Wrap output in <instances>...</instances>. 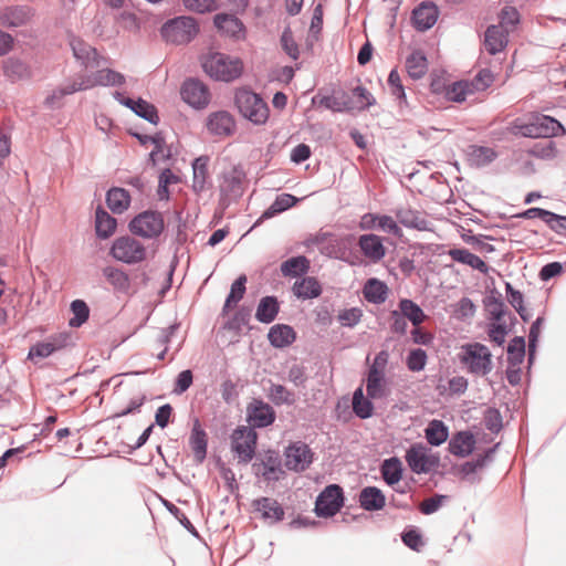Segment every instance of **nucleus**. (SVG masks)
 I'll return each instance as SVG.
<instances>
[{"instance_id": "nucleus-1", "label": "nucleus", "mask_w": 566, "mask_h": 566, "mask_svg": "<svg viewBox=\"0 0 566 566\" xmlns=\"http://www.w3.org/2000/svg\"><path fill=\"white\" fill-rule=\"evenodd\" d=\"M514 135H520L530 138H549L564 133L563 125L555 118L536 114L532 115L528 120L517 118L511 127Z\"/></svg>"}, {"instance_id": "nucleus-2", "label": "nucleus", "mask_w": 566, "mask_h": 566, "mask_svg": "<svg viewBox=\"0 0 566 566\" xmlns=\"http://www.w3.org/2000/svg\"><path fill=\"white\" fill-rule=\"evenodd\" d=\"M201 66L207 75L216 81L231 82L242 73V63L220 52H209L200 59Z\"/></svg>"}, {"instance_id": "nucleus-3", "label": "nucleus", "mask_w": 566, "mask_h": 566, "mask_svg": "<svg viewBox=\"0 0 566 566\" xmlns=\"http://www.w3.org/2000/svg\"><path fill=\"white\" fill-rule=\"evenodd\" d=\"M234 104L240 114L255 125L268 120L269 107L263 98L248 88H239L234 95Z\"/></svg>"}, {"instance_id": "nucleus-4", "label": "nucleus", "mask_w": 566, "mask_h": 566, "mask_svg": "<svg viewBox=\"0 0 566 566\" xmlns=\"http://www.w3.org/2000/svg\"><path fill=\"white\" fill-rule=\"evenodd\" d=\"M199 32L196 20L191 17H177L168 20L160 29V34L167 43L187 44Z\"/></svg>"}, {"instance_id": "nucleus-5", "label": "nucleus", "mask_w": 566, "mask_h": 566, "mask_svg": "<svg viewBox=\"0 0 566 566\" xmlns=\"http://www.w3.org/2000/svg\"><path fill=\"white\" fill-rule=\"evenodd\" d=\"M388 360L389 353L380 350L369 366L366 380V394L369 398L381 399L387 396L386 367Z\"/></svg>"}, {"instance_id": "nucleus-6", "label": "nucleus", "mask_w": 566, "mask_h": 566, "mask_svg": "<svg viewBox=\"0 0 566 566\" xmlns=\"http://www.w3.org/2000/svg\"><path fill=\"white\" fill-rule=\"evenodd\" d=\"M461 361L471 374L478 376H485L492 370V354L480 343L464 345Z\"/></svg>"}, {"instance_id": "nucleus-7", "label": "nucleus", "mask_w": 566, "mask_h": 566, "mask_svg": "<svg viewBox=\"0 0 566 566\" xmlns=\"http://www.w3.org/2000/svg\"><path fill=\"white\" fill-rule=\"evenodd\" d=\"M164 229L165 221L163 214L154 210L143 211L129 222L130 232L145 239L158 238Z\"/></svg>"}, {"instance_id": "nucleus-8", "label": "nucleus", "mask_w": 566, "mask_h": 566, "mask_svg": "<svg viewBox=\"0 0 566 566\" xmlns=\"http://www.w3.org/2000/svg\"><path fill=\"white\" fill-rule=\"evenodd\" d=\"M258 434L254 428L240 426L231 434V450L239 463L248 464L255 455Z\"/></svg>"}, {"instance_id": "nucleus-9", "label": "nucleus", "mask_w": 566, "mask_h": 566, "mask_svg": "<svg viewBox=\"0 0 566 566\" xmlns=\"http://www.w3.org/2000/svg\"><path fill=\"white\" fill-rule=\"evenodd\" d=\"M109 253L115 260L127 264L139 263L146 259L145 247L129 235L115 239Z\"/></svg>"}, {"instance_id": "nucleus-10", "label": "nucleus", "mask_w": 566, "mask_h": 566, "mask_svg": "<svg viewBox=\"0 0 566 566\" xmlns=\"http://www.w3.org/2000/svg\"><path fill=\"white\" fill-rule=\"evenodd\" d=\"M343 505V489L338 484H329L317 496L314 512L319 517H332Z\"/></svg>"}, {"instance_id": "nucleus-11", "label": "nucleus", "mask_w": 566, "mask_h": 566, "mask_svg": "<svg viewBox=\"0 0 566 566\" xmlns=\"http://www.w3.org/2000/svg\"><path fill=\"white\" fill-rule=\"evenodd\" d=\"M405 458L410 470L416 474L429 473L440 462L439 457L429 453V449L422 443L412 444L407 450Z\"/></svg>"}, {"instance_id": "nucleus-12", "label": "nucleus", "mask_w": 566, "mask_h": 566, "mask_svg": "<svg viewBox=\"0 0 566 566\" xmlns=\"http://www.w3.org/2000/svg\"><path fill=\"white\" fill-rule=\"evenodd\" d=\"M284 455L286 469L294 472H304L314 461V452L303 441L291 443Z\"/></svg>"}, {"instance_id": "nucleus-13", "label": "nucleus", "mask_w": 566, "mask_h": 566, "mask_svg": "<svg viewBox=\"0 0 566 566\" xmlns=\"http://www.w3.org/2000/svg\"><path fill=\"white\" fill-rule=\"evenodd\" d=\"M184 102L197 109L205 108L210 102L208 87L197 78H188L180 90Z\"/></svg>"}, {"instance_id": "nucleus-14", "label": "nucleus", "mask_w": 566, "mask_h": 566, "mask_svg": "<svg viewBox=\"0 0 566 566\" xmlns=\"http://www.w3.org/2000/svg\"><path fill=\"white\" fill-rule=\"evenodd\" d=\"M71 48L73 51V55L76 61L86 70H93L101 67L106 63L104 56H102L95 48L85 43L81 39H72Z\"/></svg>"}, {"instance_id": "nucleus-15", "label": "nucleus", "mask_w": 566, "mask_h": 566, "mask_svg": "<svg viewBox=\"0 0 566 566\" xmlns=\"http://www.w3.org/2000/svg\"><path fill=\"white\" fill-rule=\"evenodd\" d=\"M248 421L251 428H265L275 420V411L272 406L261 399H253L247 408Z\"/></svg>"}, {"instance_id": "nucleus-16", "label": "nucleus", "mask_w": 566, "mask_h": 566, "mask_svg": "<svg viewBox=\"0 0 566 566\" xmlns=\"http://www.w3.org/2000/svg\"><path fill=\"white\" fill-rule=\"evenodd\" d=\"M206 127L211 135L228 137L234 133L235 122L229 112L217 111L207 117Z\"/></svg>"}, {"instance_id": "nucleus-17", "label": "nucleus", "mask_w": 566, "mask_h": 566, "mask_svg": "<svg viewBox=\"0 0 566 566\" xmlns=\"http://www.w3.org/2000/svg\"><path fill=\"white\" fill-rule=\"evenodd\" d=\"M438 8L432 2H422L412 11V23L418 31L429 30L438 19Z\"/></svg>"}, {"instance_id": "nucleus-18", "label": "nucleus", "mask_w": 566, "mask_h": 566, "mask_svg": "<svg viewBox=\"0 0 566 566\" xmlns=\"http://www.w3.org/2000/svg\"><path fill=\"white\" fill-rule=\"evenodd\" d=\"M312 103L336 113L349 112L354 108L352 98L345 92L338 95L318 94L312 98Z\"/></svg>"}, {"instance_id": "nucleus-19", "label": "nucleus", "mask_w": 566, "mask_h": 566, "mask_svg": "<svg viewBox=\"0 0 566 566\" xmlns=\"http://www.w3.org/2000/svg\"><path fill=\"white\" fill-rule=\"evenodd\" d=\"M358 247L363 254L373 262L380 261L386 254L382 240L380 237L373 233L360 235Z\"/></svg>"}, {"instance_id": "nucleus-20", "label": "nucleus", "mask_w": 566, "mask_h": 566, "mask_svg": "<svg viewBox=\"0 0 566 566\" xmlns=\"http://www.w3.org/2000/svg\"><path fill=\"white\" fill-rule=\"evenodd\" d=\"M253 507L261 513L263 520L276 523L283 520L284 510L281 504L271 497H260L253 501Z\"/></svg>"}, {"instance_id": "nucleus-21", "label": "nucleus", "mask_w": 566, "mask_h": 566, "mask_svg": "<svg viewBox=\"0 0 566 566\" xmlns=\"http://www.w3.org/2000/svg\"><path fill=\"white\" fill-rule=\"evenodd\" d=\"M30 19V9L24 6H11L0 10V23L8 28L23 25Z\"/></svg>"}, {"instance_id": "nucleus-22", "label": "nucleus", "mask_w": 566, "mask_h": 566, "mask_svg": "<svg viewBox=\"0 0 566 566\" xmlns=\"http://www.w3.org/2000/svg\"><path fill=\"white\" fill-rule=\"evenodd\" d=\"M213 22L216 28L228 36L239 39L243 35L244 25L242 21L233 14L218 13Z\"/></svg>"}, {"instance_id": "nucleus-23", "label": "nucleus", "mask_w": 566, "mask_h": 566, "mask_svg": "<svg viewBox=\"0 0 566 566\" xmlns=\"http://www.w3.org/2000/svg\"><path fill=\"white\" fill-rule=\"evenodd\" d=\"M475 446L474 436L470 431H460L449 442V451L457 457L465 458L472 453Z\"/></svg>"}, {"instance_id": "nucleus-24", "label": "nucleus", "mask_w": 566, "mask_h": 566, "mask_svg": "<svg viewBox=\"0 0 566 566\" xmlns=\"http://www.w3.org/2000/svg\"><path fill=\"white\" fill-rule=\"evenodd\" d=\"M295 331L286 324L273 325L268 333V339L270 344L275 348H284L290 346L295 340Z\"/></svg>"}, {"instance_id": "nucleus-25", "label": "nucleus", "mask_w": 566, "mask_h": 566, "mask_svg": "<svg viewBox=\"0 0 566 566\" xmlns=\"http://www.w3.org/2000/svg\"><path fill=\"white\" fill-rule=\"evenodd\" d=\"M189 444L197 463H202L207 457L208 438L206 431L200 427L198 420L191 429Z\"/></svg>"}, {"instance_id": "nucleus-26", "label": "nucleus", "mask_w": 566, "mask_h": 566, "mask_svg": "<svg viewBox=\"0 0 566 566\" xmlns=\"http://www.w3.org/2000/svg\"><path fill=\"white\" fill-rule=\"evenodd\" d=\"M360 506L369 512H375L384 509L386 497L380 489L376 486H366L359 493Z\"/></svg>"}, {"instance_id": "nucleus-27", "label": "nucleus", "mask_w": 566, "mask_h": 566, "mask_svg": "<svg viewBox=\"0 0 566 566\" xmlns=\"http://www.w3.org/2000/svg\"><path fill=\"white\" fill-rule=\"evenodd\" d=\"M396 218L398 222L406 228L417 229L420 231L428 230V220L417 210L400 208L396 211Z\"/></svg>"}, {"instance_id": "nucleus-28", "label": "nucleus", "mask_w": 566, "mask_h": 566, "mask_svg": "<svg viewBox=\"0 0 566 566\" xmlns=\"http://www.w3.org/2000/svg\"><path fill=\"white\" fill-rule=\"evenodd\" d=\"M280 312V303L275 296H264L260 300L255 318L263 324L272 323Z\"/></svg>"}, {"instance_id": "nucleus-29", "label": "nucleus", "mask_w": 566, "mask_h": 566, "mask_svg": "<svg viewBox=\"0 0 566 566\" xmlns=\"http://www.w3.org/2000/svg\"><path fill=\"white\" fill-rule=\"evenodd\" d=\"M388 286L378 279H369L366 281L363 294L367 302L371 304H381L388 297Z\"/></svg>"}, {"instance_id": "nucleus-30", "label": "nucleus", "mask_w": 566, "mask_h": 566, "mask_svg": "<svg viewBox=\"0 0 566 566\" xmlns=\"http://www.w3.org/2000/svg\"><path fill=\"white\" fill-rule=\"evenodd\" d=\"M208 164L207 156H200L192 161V190L196 193H201L207 188Z\"/></svg>"}, {"instance_id": "nucleus-31", "label": "nucleus", "mask_w": 566, "mask_h": 566, "mask_svg": "<svg viewBox=\"0 0 566 566\" xmlns=\"http://www.w3.org/2000/svg\"><path fill=\"white\" fill-rule=\"evenodd\" d=\"M106 203L113 213H123L130 203V195L124 188L113 187L106 193Z\"/></svg>"}, {"instance_id": "nucleus-32", "label": "nucleus", "mask_w": 566, "mask_h": 566, "mask_svg": "<svg viewBox=\"0 0 566 566\" xmlns=\"http://www.w3.org/2000/svg\"><path fill=\"white\" fill-rule=\"evenodd\" d=\"M507 43L506 35L499 25H490L484 34V45L486 51L494 55L501 52Z\"/></svg>"}, {"instance_id": "nucleus-33", "label": "nucleus", "mask_w": 566, "mask_h": 566, "mask_svg": "<svg viewBox=\"0 0 566 566\" xmlns=\"http://www.w3.org/2000/svg\"><path fill=\"white\" fill-rule=\"evenodd\" d=\"M116 219L113 218L104 208L97 207L95 211V230L99 239L109 238L116 230Z\"/></svg>"}, {"instance_id": "nucleus-34", "label": "nucleus", "mask_w": 566, "mask_h": 566, "mask_svg": "<svg viewBox=\"0 0 566 566\" xmlns=\"http://www.w3.org/2000/svg\"><path fill=\"white\" fill-rule=\"evenodd\" d=\"M3 74L11 82L28 80L32 72L30 66L20 59L10 57L3 64Z\"/></svg>"}, {"instance_id": "nucleus-35", "label": "nucleus", "mask_w": 566, "mask_h": 566, "mask_svg": "<svg viewBox=\"0 0 566 566\" xmlns=\"http://www.w3.org/2000/svg\"><path fill=\"white\" fill-rule=\"evenodd\" d=\"M91 76L92 87L95 86H120L125 83V76L112 69L98 70Z\"/></svg>"}, {"instance_id": "nucleus-36", "label": "nucleus", "mask_w": 566, "mask_h": 566, "mask_svg": "<svg viewBox=\"0 0 566 566\" xmlns=\"http://www.w3.org/2000/svg\"><path fill=\"white\" fill-rule=\"evenodd\" d=\"M449 255L455 262L471 266L474 270H479L482 273L488 272L486 263L476 254L470 252L467 249H452L449 251Z\"/></svg>"}, {"instance_id": "nucleus-37", "label": "nucleus", "mask_w": 566, "mask_h": 566, "mask_svg": "<svg viewBox=\"0 0 566 566\" xmlns=\"http://www.w3.org/2000/svg\"><path fill=\"white\" fill-rule=\"evenodd\" d=\"M293 293L298 298L308 300L319 296L322 287L316 279L306 276L294 283Z\"/></svg>"}, {"instance_id": "nucleus-38", "label": "nucleus", "mask_w": 566, "mask_h": 566, "mask_svg": "<svg viewBox=\"0 0 566 566\" xmlns=\"http://www.w3.org/2000/svg\"><path fill=\"white\" fill-rule=\"evenodd\" d=\"M380 473L388 485L397 484L402 476V464L397 457L384 460L380 465Z\"/></svg>"}, {"instance_id": "nucleus-39", "label": "nucleus", "mask_w": 566, "mask_h": 566, "mask_svg": "<svg viewBox=\"0 0 566 566\" xmlns=\"http://www.w3.org/2000/svg\"><path fill=\"white\" fill-rule=\"evenodd\" d=\"M406 69L411 78H421L428 70L426 55L421 51H413L406 60Z\"/></svg>"}, {"instance_id": "nucleus-40", "label": "nucleus", "mask_w": 566, "mask_h": 566, "mask_svg": "<svg viewBox=\"0 0 566 566\" xmlns=\"http://www.w3.org/2000/svg\"><path fill=\"white\" fill-rule=\"evenodd\" d=\"M424 436L430 446L438 447L449 437L448 427L441 420H431L424 430Z\"/></svg>"}, {"instance_id": "nucleus-41", "label": "nucleus", "mask_w": 566, "mask_h": 566, "mask_svg": "<svg viewBox=\"0 0 566 566\" xmlns=\"http://www.w3.org/2000/svg\"><path fill=\"white\" fill-rule=\"evenodd\" d=\"M310 269V261L303 256H293L281 264V272L284 276L296 277L305 274Z\"/></svg>"}, {"instance_id": "nucleus-42", "label": "nucleus", "mask_w": 566, "mask_h": 566, "mask_svg": "<svg viewBox=\"0 0 566 566\" xmlns=\"http://www.w3.org/2000/svg\"><path fill=\"white\" fill-rule=\"evenodd\" d=\"M268 398L275 405L292 406L295 403V394L281 384L271 382L268 389Z\"/></svg>"}, {"instance_id": "nucleus-43", "label": "nucleus", "mask_w": 566, "mask_h": 566, "mask_svg": "<svg viewBox=\"0 0 566 566\" xmlns=\"http://www.w3.org/2000/svg\"><path fill=\"white\" fill-rule=\"evenodd\" d=\"M373 398L365 397L361 388H357L353 395V410L360 419H368L373 416L374 405Z\"/></svg>"}, {"instance_id": "nucleus-44", "label": "nucleus", "mask_w": 566, "mask_h": 566, "mask_svg": "<svg viewBox=\"0 0 566 566\" xmlns=\"http://www.w3.org/2000/svg\"><path fill=\"white\" fill-rule=\"evenodd\" d=\"M497 447H499V443L495 444L494 447L488 449L486 451H484L483 454H479L475 459L464 462L460 468V472L462 473V475L463 476L472 475L478 470L485 467V464L488 462L492 461L493 454Z\"/></svg>"}, {"instance_id": "nucleus-45", "label": "nucleus", "mask_w": 566, "mask_h": 566, "mask_svg": "<svg viewBox=\"0 0 566 566\" xmlns=\"http://www.w3.org/2000/svg\"><path fill=\"white\" fill-rule=\"evenodd\" d=\"M398 311L405 318H408L413 326H419L426 318L422 308L409 298L400 300Z\"/></svg>"}, {"instance_id": "nucleus-46", "label": "nucleus", "mask_w": 566, "mask_h": 566, "mask_svg": "<svg viewBox=\"0 0 566 566\" xmlns=\"http://www.w3.org/2000/svg\"><path fill=\"white\" fill-rule=\"evenodd\" d=\"M103 274L115 290L119 292H127L129 290V277L123 270L113 266H106L103 270Z\"/></svg>"}, {"instance_id": "nucleus-47", "label": "nucleus", "mask_w": 566, "mask_h": 566, "mask_svg": "<svg viewBox=\"0 0 566 566\" xmlns=\"http://www.w3.org/2000/svg\"><path fill=\"white\" fill-rule=\"evenodd\" d=\"M525 357V339L522 336H515L507 345V363L511 367L521 365Z\"/></svg>"}, {"instance_id": "nucleus-48", "label": "nucleus", "mask_w": 566, "mask_h": 566, "mask_svg": "<svg viewBox=\"0 0 566 566\" xmlns=\"http://www.w3.org/2000/svg\"><path fill=\"white\" fill-rule=\"evenodd\" d=\"M247 276L240 275L232 284L230 293L226 298L222 312L227 313L232 306L237 305L245 293Z\"/></svg>"}, {"instance_id": "nucleus-49", "label": "nucleus", "mask_w": 566, "mask_h": 566, "mask_svg": "<svg viewBox=\"0 0 566 566\" xmlns=\"http://www.w3.org/2000/svg\"><path fill=\"white\" fill-rule=\"evenodd\" d=\"M468 155L470 163L476 167L486 166L496 158L495 151L484 146H471Z\"/></svg>"}, {"instance_id": "nucleus-50", "label": "nucleus", "mask_w": 566, "mask_h": 566, "mask_svg": "<svg viewBox=\"0 0 566 566\" xmlns=\"http://www.w3.org/2000/svg\"><path fill=\"white\" fill-rule=\"evenodd\" d=\"M297 198L290 193H282L275 198L272 205L263 212L264 218H272L277 213H281L292 208L296 202Z\"/></svg>"}, {"instance_id": "nucleus-51", "label": "nucleus", "mask_w": 566, "mask_h": 566, "mask_svg": "<svg viewBox=\"0 0 566 566\" xmlns=\"http://www.w3.org/2000/svg\"><path fill=\"white\" fill-rule=\"evenodd\" d=\"M71 312L73 317L69 321L71 327L82 326L90 316V308L82 300H75L71 303Z\"/></svg>"}, {"instance_id": "nucleus-52", "label": "nucleus", "mask_w": 566, "mask_h": 566, "mask_svg": "<svg viewBox=\"0 0 566 566\" xmlns=\"http://www.w3.org/2000/svg\"><path fill=\"white\" fill-rule=\"evenodd\" d=\"M222 196L235 197L241 193V178L234 171L223 176V182L220 186Z\"/></svg>"}, {"instance_id": "nucleus-53", "label": "nucleus", "mask_w": 566, "mask_h": 566, "mask_svg": "<svg viewBox=\"0 0 566 566\" xmlns=\"http://www.w3.org/2000/svg\"><path fill=\"white\" fill-rule=\"evenodd\" d=\"M473 87L470 82L460 81L455 82L448 90L447 95L450 101L461 103L465 101L467 95L473 93Z\"/></svg>"}, {"instance_id": "nucleus-54", "label": "nucleus", "mask_w": 566, "mask_h": 566, "mask_svg": "<svg viewBox=\"0 0 566 566\" xmlns=\"http://www.w3.org/2000/svg\"><path fill=\"white\" fill-rule=\"evenodd\" d=\"M485 307L489 312L490 318L496 323L502 319L506 313V306L500 296H489L485 300Z\"/></svg>"}, {"instance_id": "nucleus-55", "label": "nucleus", "mask_w": 566, "mask_h": 566, "mask_svg": "<svg viewBox=\"0 0 566 566\" xmlns=\"http://www.w3.org/2000/svg\"><path fill=\"white\" fill-rule=\"evenodd\" d=\"M134 113L150 124H158L159 117L156 107L143 98H138Z\"/></svg>"}, {"instance_id": "nucleus-56", "label": "nucleus", "mask_w": 566, "mask_h": 566, "mask_svg": "<svg viewBox=\"0 0 566 566\" xmlns=\"http://www.w3.org/2000/svg\"><path fill=\"white\" fill-rule=\"evenodd\" d=\"M427 353L422 348L411 349L407 356L406 364L410 371H421L427 364Z\"/></svg>"}, {"instance_id": "nucleus-57", "label": "nucleus", "mask_w": 566, "mask_h": 566, "mask_svg": "<svg viewBox=\"0 0 566 566\" xmlns=\"http://www.w3.org/2000/svg\"><path fill=\"white\" fill-rule=\"evenodd\" d=\"M61 88L65 96L75 92L90 90L92 88L91 76L80 75L77 78L65 82L63 85H61Z\"/></svg>"}, {"instance_id": "nucleus-58", "label": "nucleus", "mask_w": 566, "mask_h": 566, "mask_svg": "<svg viewBox=\"0 0 566 566\" xmlns=\"http://www.w3.org/2000/svg\"><path fill=\"white\" fill-rule=\"evenodd\" d=\"M281 45L283 51L293 60H297L300 56V50L297 43L294 41L293 33L287 27L284 29L281 35Z\"/></svg>"}, {"instance_id": "nucleus-59", "label": "nucleus", "mask_w": 566, "mask_h": 566, "mask_svg": "<svg viewBox=\"0 0 566 566\" xmlns=\"http://www.w3.org/2000/svg\"><path fill=\"white\" fill-rule=\"evenodd\" d=\"M505 290L509 303L515 308V311L518 313V315L524 322L528 321V316H523L522 314V312L524 311L523 294L520 291L515 290L509 282L505 283Z\"/></svg>"}, {"instance_id": "nucleus-60", "label": "nucleus", "mask_w": 566, "mask_h": 566, "mask_svg": "<svg viewBox=\"0 0 566 566\" xmlns=\"http://www.w3.org/2000/svg\"><path fill=\"white\" fill-rule=\"evenodd\" d=\"M483 422L485 428L492 433L500 432L503 427L501 412L495 408H488L485 410Z\"/></svg>"}, {"instance_id": "nucleus-61", "label": "nucleus", "mask_w": 566, "mask_h": 566, "mask_svg": "<svg viewBox=\"0 0 566 566\" xmlns=\"http://www.w3.org/2000/svg\"><path fill=\"white\" fill-rule=\"evenodd\" d=\"M363 317V311L358 307H352L342 311L338 314L339 323L345 327H354L356 326Z\"/></svg>"}, {"instance_id": "nucleus-62", "label": "nucleus", "mask_w": 566, "mask_h": 566, "mask_svg": "<svg viewBox=\"0 0 566 566\" xmlns=\"http://www.w3.org/2000/svg\"><path fill=\"white\" fill-rule=\"evenodd\" d=\"M447 500V495L434 494L433 496L421 502L419 510L424 515L433 514L442 506L443 502Z\"/></svg>"}, {"instance_id": "nucleus-63", "label": "nucleus", "mask_w": 566, "mask_h": 566, "mask_svg": "<svg viewBox=\"0 0 566 566\" xmlns=\"http://www.w3.org/2000/svg\"><path fill=\"white\" fill-rule=\"evenodd\" d=\"M388 85L390 87V93L400 102L406 101V93L403 85L401 83V78L397 70H391L388 76Z\"/></svg>"}, {"instance_id": "nucleus-64", "label": "nucleus", "mask_w": 566, "mask_h": 566, "mask_svg": "<svg viewBox=\"0 0 566 566\" xmlns=\"http://www.w3.org/2000/svg\"><path fill=\"white\" fill-rule=\"evenodd\" d=\"M401 539L407 547L416 552H419L421 547L424 545L422 542L421 534L416 528L405 531L401 534Z\"/></svg>"}]
</instances>
